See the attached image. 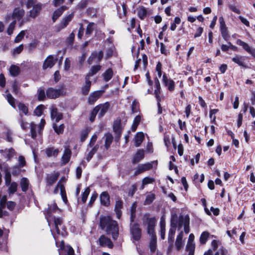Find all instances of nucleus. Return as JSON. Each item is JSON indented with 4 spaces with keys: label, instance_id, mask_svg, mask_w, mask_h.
I'll return each instance as SVG.
<instances>
[{
    "label": "nucleus",
    "instance_id": "nucleus-1",
    "mask_svg": "<svg viewBox=\"0 0 255 255\" xmlns=\"http://www.w3.org/2000/svg\"><path fill=\"white\" fill-rule=\"evenodd\" d=\"M61 210L55 203L49 205V207L44 214L49 226L54 224L55 230L58 235L65 236L67 232L65 227L63 225V220L60 218H56L55 214H59Z\"/></svg>",
    "mask_w": 255,
    "mask_h": 255
},
{
    "label": "nucleus",
    "instance_id": "nucleus-2",
    "mask_svg": "<svg viewBox=\"0 0 255 255\" xmlns=\"http://www.w3.org/2000/svg\"><path fill=\"white\" fill-rule=\"evenodd\" d=\"M100 226L102 229L106 228L107 234H111L114 240H116L119 236V228L116 221L110 216H103L100 219Z\"/></svg>",
    "mask_w": 255,
    "mask_h": 255
},
{
    "label": "nucleus",
    "instance_id": "nucleus-3",
    "mask_svg": "<svg viewBox=\"0 0 255 255\" xmlns=\"http://www.w3.org/2000/svg\"><path fill=\"white\" fill-rule=\"evenodd\" d=\"M25 14V11L22 8H20L19 7L15 8L13 10L12 14L11 16L10 15H7L5 19L6 21H8L10 18L14 19V20H17L20 21V26H21L23 23L24 21L23 19H21L23 16Z\"/></svg>",
    "mask_w": 255,
    "mask_h": 255
},
{
    "label": "nucleus",
    "instance_id": "nucleus-4",
    "mask_svg": "<svg viewBox=\"0 0 255 255\" xmlns=\"http://www.w3.org/2000/svg\"><path fill=\"white\" fill-rule=\"evenodd\" d=\"M189 222L190 218L188 215L180 216L178 224V230H180L182 226H183L185 233L188 234L190 232Z\"/></svg>",
    "mask_w": 255,
    "mask_h": 255
},
{
    "label": "nucleus",
    "instance_id": "nucleus-5",
    "mask_svg": "<svg viewBox=\"0 0 255 255\" xmlns=\"http://www.w3.org/2000/svg\"><path fill=\"white\" fill-rule=\"evenodd\" d=\"M20 126L23 129H27L29 128H30V132L31 137L35 139L36 137V128H37V125L34 124L33 123L29 124L23 121V119L20 120Z\"/></svg>",
    "mask_w": 255,
    "mask_h": 255
},
{
    "label": "nucleus",
    "instance_id": "nucleus-6",
    "mask_svg": "<svg viewBox=\"0 0 255 255\" xmlns=\"http://www.w3.org/2000/svg\"><path fill=\"white\" fill-rule=\"evenodd\" d=\"M74 16V13H71V14H69L68 15L64 17L62 21H61L60 23L57 26V31H59L61 29L64 28L66 27L68 24H69V22L72 20Z\"/></svg>",
    "mask_w": 255,
    "mask_h": 255
},
{
    "label": "nucleus",
    "instance_id": "nucleus-7",
    "mask_svg": "<svg viewBox=\"0 0 255 255\" xmlns=\"http://www.w3.org/2000/svg\"><path fill=\"white\" fill-rule=\"evenodd\" d=\"M236 43L242 47L248 53L251 54L253 56L255 57V49L249 46V45L243 41L241 39H237Z\"/></svg>",
    "mask_w": 255,
    "mask_h": 255
},
{
    "label": "nucleus",
    "instance_id": "nucleus-8",
    "mask_svg": "<svg viewBox=\"0 0 255 255\" xmlns=\"http://www.w3.org/2000/svg\"><path fill=\"white\" fill-rule=\"evenodd\" d=\"M156 220L154 218L147 219V230L149 236L155 235L154 227L155 226Z\"/></svg>",
    "mask_w": 255,
    "mask_h": 255
},
{
    "label": "nucleus",
    "instance_id": "nucleus-9",
    "mask_svg": "<svg viewBox=\"0 0 255 255\" xmlns=\"http://www.w3.org/2000/svg\"><path fill=\"white\" fill-rule=\"evenodd\" d=\"M130 232L133 239L138 241L141 237V230L137 225H133L130 228Z\"/></svg>",
    "mask_w": 255,
    "mask_h": 255
},
{
    "label": "nucleus",
    "instance_id": "nucleus-10",
    "mask_svg": "<svg viewBox=\"0 0 255 255\" xmlns=\"http://www.w3.org/2000/svg\"><path fill=\"white\" fill-rule=\"evenodd\" d=\"M61 94L60 90L55 89L52 88H48L46 91V96L50 99H55Z\"/></svg>",
    "mask_w": 255,
    "mask_h": 255
},
{
    "label": "nucleus",
    "instance_id": "nucleus-11",
    "mask_svg": "<svg viewBox=\"0 0 255 255\" xmlns=\"http://www.w3.org/2000/svg\"><path fill=\"white\" fill-rule=\"evenodd\" d=\"M103 92L97 91L91 94L88 98V102L90 105H93L96 101L102 95Z\"/></svg>",
    "mask_w": 255,
    "mask_h": 255
},
{
    "label": "nucleus",
    "instance_id": "nucleus-12",
    "mask_svg": "<svg viewBox=\"0 0 255 255\" xmlns=\"http://www.w3.org/2000/svg\"><path fill=\"white\" fill-rule=\"evenodd\" d=\"M59 176L58 172H53L48 174L46 177V185L48 186L53 185L57 181Z\"/></svg>",
    "mask_w": 255,
    "mask_h": 255
},
{
    "label": "nucleus",
    "instance_id": "nucleus-13",
    "mask_svg": "<svg viewBox=\"0 0 255 255\" xmlns=\"http://www.w3.org/2000/svg\"><path fill=\"white\" fill-rule=\"evenodd\" d=\"M56 60L57 59H54L52 55H49L44 61L43 69H46L48 68H51L55 64Z\"/></svg>",
    "mask_w": 255,
    "mask_h": 255
},
{
    "label": "nucleus",
    "instance_id": "nucleus-14",
    "mask_svg": "<svg viewBox=\"0 0 255 255\" xmlns=\"http://www.w3.org/2000/svg\"><path fill=\"white\" fill-rule=\"evenodd\" d=\"M183 232L181 231L177 235L175 243L176 249L178 251H180L183 249L184 246V242L183 240Z\"/></svg>",
    "mask_w": 255,
    "mask_h": 255
},
{
    "label": "nucleus",
    "instance_id": "nucleus-15",
    "mask_svg": "<svg viewBox=\"0 0 255 255\" xmlns=\"http://www.w3.org/2000/svg\"><path fill=\"white\" fill-rule=\"evenodd\" d=\"M162 81L164 85L167 87L168 90L172 91L174 89V82L171 79H168L165 74L163 75Z\"/></svg>",
    "mask_w": 255,
    "mask_h": 255
},
{
    "label": "nucleus",
    "instance_id": "nucleus-16",
    "mask_svg": "<svg viewBox=\"0 0 255 255\" xmlns=\"http://www.w3.org/2000/svg\"><path fill=\"white\" fill-rule=\"evenodd\" d=\"M100 202L104 206L107 207L110 205V196L107 192H103L100 195Z\"/></svg>",
    "mask_w": 255,
    "mask_h": 255
},
{
    "label": "nucleus",
    "instance_id": "nucleus-17",
    "mask_svg": "<svg viewBox=\"0 0 255 255\" xmlns=\"http://www.w3.org/2000/svg\"><path fill=\"white\" fill-rule=\"evenodd\" d=\"M99 242L100 245L102 246H107L109 248H112L113 246V243L111 240L105 236H101L99 239Z\"/></svg>",
    "mask_w": 255,
    "mask_h": 255
},
{
    "label": "nucleus",
    "instance_id": "nucleus-18",
    "mask_svg": "<svg viewBox=\"0 0 255 255\" xmlns=\"http://www.w3.org/2000/svg\"><path fill=\"white\" fill-rule=\"evenodd\" d=\"M51 117L52 119H55L56 122H58L62 119L63 115L62 113L58 112L57 108L52 106L51 108Z\"/></svg>",
    "mask_w": 255,
    "mask_h": 255
},
{
    "label": "nucleus",
    "instance_id": "nucleus-19",
    "mask_svg": "<svg viewBox=\"0 0 255 255\" xmlns=\"http://www.w3.org/2000/svg\"><path fill=\"white\" fill-rule=\"evenodd\" d=\"M152 167V163H147L143 164H139L137 167V169L135 171V174H139L144 171L149 170Z\"/></svg>",
    "mask_w": 255,
    "mask_h": 255
},
{
    "label": "nucleus",
    "instance_id": "nucleus-20",
    "mask_svg": "<svg viewBox=\"0 0 255 255\" xmlns=\"http://www.w3.org/2000/svg\"><path fill=\"white\" fill-rule=\"evenodd\" d=\"M176 224L171 222V228L169 231L168 240L169 243H172L174 240V235L176 232Z\"/></svg>",
    "mask_w": 255,
    "mask_h": 255
},
{
    "label": "nucleus",
    "instance_id": "nucleus-21",
    "mask_svg": "<svg viewBox=\"0 0 255 255\" xmlns=\"http://www.w3.org/2000/svg\"><path fill=\"white\" fill-rule=\"evenodd\" d=\"M109 104L108 102L104 103V104H100L97 106L96 107H98V113L99 112V116L103 117L108 111L109 108Z\"/></svg>",
    "mask_w": 255,
    "mask_h": 255
},
{
    "label": "nucleus",
    "instance_id": "nucleus-22",
    "mask_svg": "<svg viewBox=\"0 0 255 255\" xmlns=\"http://www.w3.org/2000/svg\"><path fill=\"white\" fill-rule=\"evenodd\" d=\"M71 155V150L67 146H65L64 152L61 158L62 163L65 164L68 163L70 159Z\"/></svg>",
    "mask_w": 255,
    "mask_h": 255
},
{
    "label": "nucleus",
    "instance_id": "nucleus-23",
    "mask_svg": "<svg viewBox=\"0 0 255 255\" xmlns=\"http://www.w3.org/2000/svg\"><path fill=\"white\" fill-rule=\"evenodd\" d=\"M42 4L40 3L33 5L32 9L30 11V16L33 18L35 17L41 10Z\"/></svg>",
    "mask_w": 255,
    "mask_h": 255
},
{
    "label": "nucleus",
    "instance_id": "nucleus-24",
    "mask_svg": "<svg viewBox=\"0 0 255 255\" xmlns=\"http://www.w3.org/2000/svg\"><path fill=\"white\" fill-rule=\"evenodd\" d=\"M103 138L105 139V148L108 150L113 141V136L112 134L107 133L104 135Z\"/></svg>",
    "mask_w": 255,
    "mask_h": 255
},
{
    "label": "nucleus",
    "instance_id": "nucleus-25",
    "mask_svg": "<svg viewBox=\"0 0 255 255\" xmlns=\"http://www.w3.org/2000/svg\"><path fill=\"white\" fill-rule=\"evenodd\" d=\"M144 151L142 149L138 150L134 155L132 159V163H136L139 162L144 158Z\"/></svg>",
    "mask_w": 255,
    "mask_h": 255
},
{
    "label": "nucleus",
    "instance_id": "nucleus-26",
    "mask_svg": "<svg viewBox=\"0 0 255 255\" xmlns=\"http://www.w3.org/2000/svg\"><path fill=\"white\" fill-rule=\"evenodd\" d=\"M66 9L65 6H62L55 10L52 15V20L54 22L57 19L61 16L63 12Z\"/></svg>",
    "mask_w": 255,
    "mask_h": 255
},
{
    "label": "nucleus",
    "instance_id": "nucleus-27",
    "mask_svg": "<svg viewBox=\"0 0 255 255\" xmlns=\"http://www.w3.org/2000/svg\"><path fill=\"white\" fill-rule=\"evenodd\" d=\"M20 185L23 192H26L30 185L29 181L27 178L22 177L20 181Z\"/></svg>",
    "mask_w": 255,
    "mask_h": 255
},
{
    "label": "nucleus",
    "instance_id": "nucleus-28",
    "mask_svg": "<svg viewBox=\"0 0 255 255\" xmlns=\"http://www.w3.org/2000/svg\"><path fill=\"white\" fill-rule=\"evenodd\" d=\"M144 134L141 132H137L134 137V143L136 147H138L144 139Z\"/></svg>",
    "mask_w": 255,
    "mask_h": 255
},
{
    "label": "nucleus",
    "instance_id": "nucleus-29",
    "mask_svg": "<svg viewBox=\"0 0 255 255\" xmlns=\"http://www.w3.org/2000/svg\"><path fill=\"white\" fill-rule=\"evenodd\" d=\"M59 152V149L54 147H48L45 149V153L48 157L57 156Z\"/></svg>",
    "mask_w": 255,
    "mask_h": 255
},
{
    "label": "nucleus",
    "instance_id": "nucleus-30",
    "mask_svg": "<svg viewBox=\"0 0 255 255\" xmlns=\"http://www.w3.org/2000/svg\"><path fill=\"white\" fill-rule=\"evenodd\" d=\"M123 207V202L122 201L118 200L116 202L115 211L117 214V217L118 219H120L122 215L121 209Z\"/></svg>",
    "mask_w": 255,
    "mask_h": 255
},
{
    "label": "nucleus",
    "instance_id": "nucleus-31",
    "mask_svg": "<svg viewBox=\"0 0 255 255\" xmlns=\"http://www.w3.org/2000/svg\"><path fill=\"white\" fill-rule=\"evenodd\" d=\"M6 201V197L3 196L0 201V218H1L3 215H7L6 212H3L2 210L5 208V203Z\"/></svg>",
    "mask_w": 255,
    "mask_h": 255
},
{
    "label": "nucleus",
    "instance_id": "nucleus-32",
    "mask_svg": "<svg viewBox=\"0 0 255 255\" xmlns=\"http://www.w3.org/2000/svg\"><path fill=\"white\" fill-rule=\"evenodd\" d=\"M141 118L142 116L140 114H139L134 118L131 128L132 131H135L136 130L137 126L141 120Z\"/></svg>",
    "mask_w": 255,
    "mask_h": 255
},
{
    "label": "nucleus",
    "instance_id": "nucleus-33",
    "mask_svg": "<svg viewBox=\"0 0 255 255\" xmlns=\"http://www.w3.org/2000/svg\"><path fill=\"white\" fill-rule=\"evenodd\" d=\"M91 86V82L88 77H85V85L83 87L82 91L84 95H87L89 93Z\"/></svg>",
    "mask_w": 255,
    "mask_h": 255
},
{
    "label": "nucleus",
    "instance_id": "nucleus-34",
    "mask_svg": "<svg viewBox=\"0 0 255 255\" xmlns=\"http://www.w3.org/2000/svg\"><path fill=\"white\" fill-rule=\"evenodd\" d=\"M150 241L149 243V247L150 251L154 252L156 249V235H150Z\"/></svg>",
    "mask_w": 255,
    "mask_h": 255
},
{
    "label": "nucleus",
    "instance_id": "nucleus-35",
    "mask_svg": "<svg viewBox=\"0 0 255 255\" xmlns=\"http://www.w3.org/2000/svg\"><path fill=\"white\" fill-rule=\"evenodd\" d=\"M232 61L241 66H245L244 57L241 55H236L232 58Z\"/></svg>",
    "mask_w": 255,
    "mask_h": 255
},
{
    "label": "nucleus",
    "instance_id": "nucleus-36",
    "mask_svg": "<svg viewBox=\"0 0 255 255\" xmlns=\"http://www.w3.org/2000/svg\"><path fill=\"white\" fill-rule=\"evenodd\" d=\"M99 148V145H96L93 147V148L89 151L88 153L86 155V158L87 161H89L92 158L94 154L97 152Z\"/></svg>",
    "mask_w": 255,
    "mask_h": 255
},
{
    "label": "nucleus",
    "instance_id": "nucleus-37",
    "mask_svg": "<svg viewBox=\"0 0 255 255\" xmlns=\"http://www.w3.org/2000/svg\"><path fill=\"white\" fill-rule=\"evenodd\" d=\"M8 192L9 195L13 194L17 191L18 184L15 182H12L8 184Z\"/></svg>",
    "mask_w": 255,
    "mask_h": 255
},
{
    "label": "nucleus",
    "instance_id": "nucleus-38",
    "mask_svg": "<svg viewBox=\"0 0 255 255\" xmlns=\"http://www.w3.org/2000/svg\"><path fill=\"white\" fill-rule=\"evenodd\" d=\"M101 69V66L96 65L93 66L89 72L86 75V77H88L89 79L90 77L93 76L94 75L96 74Z\"/></svg>",
    "mask_w": 255,
    "mask_h": 255
},
{
    "label": "nucleus",
    "instance_id": "nucleus-39",
    "mask_svg": "<svg viewBox=\"0 0 255 255\" xmlns=\"http://www.w3.org/2000/svg\"><path fill=\"white\" fill-rule=\"evenodd\" d=\"M104 77V79L105 81L108 82L110 80L113 76V72L112 69L109 68L107 69L106 72L103 74Z\"/></svg>",
    "mask_w": 255,
    "mask_h": 255
},
{
    "label": "nucleus",
    "instance_id": "nucleus-40",
    "mask_svg": "<svg viewBox=\"0 0 255 255\" xmlns=\"http://www.w3.org/2000/svg\"><path fill=\"white\" fill-rule=\"evenodd\" d=\"M251 103L252 106L250 107V112L253 118L255 117V94H253L251 98Z\"/></svg>",
    "mask_w": 255,
    "mask_h": 255
},
{
    "label": "nucleus",
    "instance_id": "nucleus-41",
    "mask_svg": "<svg viewBox=\"0 0 255 255\" xmlns=\"http://www.w3.org/2000/svg\"><path fill=\"white\" fill-rule=\"evenodd\" d=\"M20 72L19 68L15 65H11L9 69V73L12 76H17Z\"/></svg>",
    "mask_w": 255,
    "mask_h": 255
},
{
    "label": "nucleus",
    "instance_id": "nucleus-42",
    "mask_svg": "<svg viewBox=\"0 0 255 255\" xmlns=\"http://www.w3.org/2000/svg\"><path fill=\"white\" fill-rule=\"evenodd\" d=\"M61 249H64L67 252V255H74V251L73 248L70 246H67L65 248L63 241H61Z\"/></svg>",
    "mask_w": 255,
    "mask_h": 255
},
{
    "label": "nucleus",
    "instance_id": "nucleus-43",
    "mask_svg": "<svg viewBox=\"0 0 255 255\" xmlns=\"http://www.w3.org/2000/svg\"><path fill=\"white\" fill-rule=\"evenodd\" d=\"M59 187L60 188V189L61 190V195H62V197L63 199V201L65 202H66V201H67V199L65 196V193L64 192V190H63L64 186L63 185L60 184L59 183H58V185L55 187V189L54 192L55 193H57L58 192Z\"/></svg>",
    "mask_w": 255,
    "mask_h": 255
},
{
    "label": "nucleus",
    "instance_id": "nucleus-44",
    "mask_svg": "<svg viewBox=\"0 0 255 255\" xmlns=\"http://www.w3.org/2000/svg\"><path fill=\"white\" fill-rule=\"evenodd\" d=\"M155 199V194L152 193H149L145 198V200L144 201V204L145 205H149L151 204L153 200Z\"/></svg>",
    "mask_w": 255,
    "mask_h": 255
},
{
    "label": "nucleus",
    "instance_id": "nucleus-45",
    "mask_svg": "<svg viewBox=\"0 0 255 255\" xmlns=\"http://www.w3.org/2000/svg\"><path fill=\"white\" fill-rule=\"evenodd\" d=\"M17 106L18 110L20 111V115L21 113L24 114L25 115L27 114L28 111V108L23 103H19Z\"/></svg>",
    "mask_w": 255,
    "mask_h": 255
},
{
    "label": "nucleus",
    "instance_id": "nucleus-46",
    "mask_svg": "<svg viewBox=\"0 0 255 255\" xmlns=\"http://www.w3.org/2000/svg\"><path fill=\"white\" fill-rule=\"evenodd\" d=\"M160 236L162 239H164L165 235V222L163 220H161L160 223Z\"/></svg>",
    "mask_w": 255,
    "mask_h": 255
},
{
    "label": "nucleus",
    "instance_id": "nucleus-47",
    "mask_svg": "<svg viewBox=\"0 0 255 255\" xmlns=\"http://www.w3.org/2000/svg\"><path fill=\"white\" fill-rule=\"evenodd\" d=\"M15 152L13 149L10 148L5 149L3 153V155L5 158L10 159L14 154Z\"/></svg>",
    "mask_w": 255,
    "mask_h": 255
},
{
    "label": "nucleus",
    "instance_id": "nucleus-48",
    "mask_svg": "<svg viewBox=\"0 0 255 255\" xmlns=\"http://www.w3.org/2000/svg\"><path fill=\"white\" fill-rule=\"evenodd\" d=\"M209 237V233L205 231L202 233L200 237V242L201 244H205Z\"/></svg>",
    "mask_w": 255,
    "mask_h": 255
},
{
    "label": "nucleus",
    "instance_id": "nucleus-49",
    "mask_svg": "<svg viewBox=\"0 0 255 255\" xmlns=\"http://www.w3.org/2000/svg\"><path fill=\"white\" fill-rule=\"evenodd\" d=\"M146 14L147 11L144 7H141L139 8L138 10V15L140 19H143L146 15Z\"/></svg>",
    "mask_w": 255,
    "mask_h": 255
},
{
    "label": "nucleus",
    "instance_id": "nucleus-50",
    "mask_svg": "<svg viewBox=\"0 0 255 255\" xmlns=\"http://www.w3.org/2000/svg\"><path fill=\"white\" fill-rule=\"evenodd\" d=\"M25 35V30L21 31L19 32V33L15 38V39L14 40V42L15 43H19L23 38Z\"/></svg>",
    "mask_w": 255,
    "mask_h": 255
},
{
    "label": "nucleus",
    "instance_id": "nucleus-51",
    "mask_svg": "<svg viewBox=\"0 0 255 255\" xmlns=\"http://www.w3.org/2000/svg\"><path fill=\"white\" fill-rule=\"evenodd\" d=\"M15 24H16L15 20L13 21L12 22H11L9 24V25L7 29V33L8 35H10L12 34L13 31L15 28Z\"/></svg>",
    "mask_w": 255,
    "mask_h": 255
},
{
    "label": "nucleus",
    "instance_id": "nucleus-52",
    "mask_svg": "<svg viewBox=\"0 0 255 255\" xmlns=\"http://www.w3.org/2000/svg\"><path fill=\"white\" fill-rule=\"evenodd\" d=\"M95 24L94 23L92 22L89 23L87 27L86 34L88 35H90L93 31L95 28Z\"/></svg>",
    "mask_w": 255,
    "mask_h": 255
},
{
    "label": "nucleus",
    "instance_id": "nucleus-53",
    "mask_svg": "<svg viewBox=\"0 0 255 255\" xmlns=\"http://www.w3.org/2000/svg\"><path fill=\"white\" fill-rule=\"evenodd\" d=\"M4 138L6 139V141L8 142H12V133L10 131H6L3 133L2 135Z\"/></svg>",
    "mask_w": 255,
    "mask_h": 255
},
{
    "label": "nucleus",
    "instance_id": "nucleus-54",
    "mask_svg": "<svg viewBox=\"0 0 255 255\" xmlns=\"http://www.w3.org/2000/svg\"><path fill=\"white\" fill-rule=\"evenodd\" d=\"M154 179L152 178L149 177H146L142 179V185L141 186V189L144 188V186L145 185L152 183L153 182Z\"/></svg>",
    "mask_w": 255,
    "mask_h": 255
},
{
    "label": "nucleus",
    "instance_id": "nucleus-55",
    "mask_svg": "<svg viewBox=\"0 0 255 255\" xmlns=\"http://www.w3.org/2000/svg\"><path fill=\"white\" fill-rule=\"evenodd\" d=\"M64 127H65L63 124H62L58 127L55 125H53V128L57 134L62 133L63 132Z\"/></svg>",
    "mask_w": 255,
    "mask_h": 255
},
{
    "label": "nucleus",
    "instance_id": "nucleus-56",
    "mask_svg": "<svg viewBox=\"0 0 255 255\" xmlns=\"http://www.w3.org/2000/svg\"><path fill=\"white\" fill-rule=\"evenodd\" d=\"M6 98L8 101V102L9 103V104L13 108H15V100L12 97V96H11V94H8L7 95H6Z\"/></svg>",
    "mask_w": 255,
    "mask_h": 255
},
{
    "label": "nucleus",
    "instance_id": "nucleus-57",
    "mask_svg": "<svg viewBox=\"0 0 255 255\" xmlns=\"http://www.w3.org/2000/svg\"><path fill=\"white\" fill-rule=\"evenodd\" d=\"M97 52L94 51L92 53L91 56L89 57V58L88 59V62L89 64H92L93 62H96V57H97Z\"/></svg>",
    "mask_w": 255,
    "mask_h": 255
},
{
    "label": "nucleus",
    "instance_id": "nucleus-58",
    "mask_svg": "<svg viewBox=\"0 0 255 255\" xmlns=\"http://www.w3.org/2000/svg\"><path fill=\"white\" fill-rule=\"evenodd\" d=\"M23 49V45L20 44L17 47L12 50V54L13 55H16L19 54Z\"/></svg>",
    "mask_w": 255,
    "mask_h": 255
},
{
    "label": "nucleus",
    "instance_id": "nucleus-59",
    "mask_svg": "<svg viewBox=\"0 0 255 255\" xmlns=\"http://www.w3.org/2000/svg\"><path fill=\"white\" fill-rule=\"evenodd\" d=\"M136 204L135 202H134L132 204V206H131V209H130V212H131L130 218H131V221L132 222L133 221V218L135 217V210H136Z\"/></svg>",
    "mask_w": 255,
    "mask_h": 255
},
{
    "label": "nucleus",
    "instance_id": "nucleus-60",
    "mask_svg": "<svg viewBox=\"0 0 255 255\" xmlns=\"http://www.w3.org/2000/svg\"><path fill=\"white\" fill-rule=\"evenodd\" d=\"M97 110L98 107H95L94 109L91 112L90 116V121L91 122H93L94 121L95 117L98 113Z\"/></svg>",
    "mask_w": 255,
    "mask_h": 255
},
{
    "label": "nucleus",
    "instance_id": "nucleus-61",
    "mask_svg": "<svg viewBox=\"0 0 255 255\" xmlns=\"http://www.w3.org/2000/svg\"><path fill=\"white\" fill-rule=\"evenodd\" d=\"M90 189H89V188L88 187L85 189L84 192L83 193L82 197V201L83 203L86 202L87 197L90 193Z\"/></svg>",
    "mask_w": 255,
    "mask_h": 255
},
{
    "label": "nucleus",
    "instance_id": "nucleus-62",
    "mask_svg": "<svg viewBox=\"0 0 255 255\" xmlns=\"http://www.w3.org/2000/svg\"><path fill=\"white\" fill-rule=\"evenodd\" d=\"M43 108L44 106L43 105L37 106L34 110L35 114L37 116H40L42 114Z\"/></svg>",
    "mask_w": 255,
    "mask_h": 255
},
{
    "label": "nucleus",
    "instance_id": "nucleus-63",
    "mask_svg": "<svg viewBox=\"0 0 255 255\" xmlns=\"http://www.w3.org/2000/svg\"><path fill=\"white\" fill-rule=\"evenodd\" d=\"M228 251L224 247H221L214 255H227Z\"/></svg>",
    "mask_w": 255,
    "mask_h": 255
},
{
    "label": "nucleus",
    "instance_id": "nucleus-64",
    "mask_svg": "<svg viewBox=\"0 0 255 255\" xmlns=\"http://www.w3.org/2000/svg\"><path fill=\"white\" fill-rule=\"evenodd\" d=\"M131 111L132 113H137L139 111V107L137 103L134 101L132 103Z\"/></svg>",
    "mask_w": 255,
    "mask_h": 255
}]
</instances>
